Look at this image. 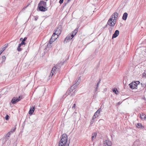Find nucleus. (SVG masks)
<instances>
[{
  "mask_svg": "<svg viewBox=\"0 0 146 146\" xmlns=\"http://www.w3.org/2000/svg\"><path fill=\"white\" fill-rule=\"evenodd\" d=\"M118 17V13L115 12L113 13L108 21V24L110 26L113 27L115 25Z\"/></svg>",
  "mask_w": 146,
  "mask_h": 146,
  "instance_id": "nucleus-1",
  "label": "nucleus"
},
{
  "mask_svg": "<svg viewBox=\"0 0 146 146\" xmlns=\"http://www.w3.org/2000/svg\"><path fill=\"white\" fill-rule=\"evenodd\" d=\"M61 140L59 144V146H68L67 143L68 136L66 134H63L61 137Z\"/></svg>",
  "mask_w": 146,
  "mask_h": 146,
  "instance_id": "nucleus-2",
  "label": "nucleus"
},
{
  "mask_svg": "<svg viewBox=\"0 0 146 146\" xmlns=\"http://www.w3.org/2000/svg\"><path fill=\"white\" fill-rule=\"evenodd\" d=\"M46 2L43 1H41L38 4V8L40 11L45 12L47 11L48 8L46 7Z\"/></svg>",
  "mask_w": 146,
  "mask_h": 146,
  "instance_id": "nucleus-3",
  "label": "nucleus"
},
{
  "mask_svg": "<svg viewBox=\"0 0 146 146\" xmlns=\"http://www.w3.org/2000/svg\"><path fill=\"white\" fill-rule=\"evenodd\" d=\"M78 31V29L76 28L72 32L71 34H69L66 36L64 41V42H67L68 40L72 39L76 35Z\"/></svg>",
  "mask_w": 146,
  "mask_h": 146,
  "instance_id": "nucleus-4",
  "label": "nucleus"
},
{
  "mask_svg": "<svg viewBox=\"0 0 146 146\" xmlns=\"http://www.w3.org/2000/svg\"><path fill=\"white\" fill-rule=\"evenodd\" d=\"M139 83L140 82L139 81H136L132 82L129 84V86L131 89H133L137 88V85L138 84H139Z\"/></svg>",
  "mask_w": 146,
  "mask_h": 146,
  "instance_id": "nucleus-5",
  "label": "nucleus"
},
{
  "mask_svg": "<svg viewBox=\"0 0 146 146\" xmlns=\"http://www.w3.org/2000/svg\"><path fill=\"white\" fill-rule=\"evenodd\" d=\"M21 96H19L18 98L17 97H14L11 100V102L12 104H16L17 102L19 101L22 98Z\"/></svg>",
  "mask_w": 146,
  "mask_h": 146,
  "instance_id": "nucleus-6",
  "label": "nucleus"
},
{
  "mask_svg": "<svg viewBox=\"0 0 146 146\" xmlns=\"http://www.w3.org/2000/svg\"><path fill=\"white\" fill-rule=\"evenodd\" d=\"M61 33V30L59 28H58L54 30V34H55V35L59 36Z\"/></svg>",
  "mask_w": 146,
  "mask_h": 146,
  "instance_id": "nucleus-7",
  "label": "nucleus"
},
{
  "mask_svg": "<svg viewBox=\"0 0 146 146\" xmlns=\"http://www.w3.org/2000/svg\"><path fill=\"white\" fill-rule=\"evenodd\" d=\"M100 109L98 110L94 113L92 117L93 119H95L99 116L100 113Z\"/></svg>",
  "mask_w": 146,
  "mask_h": 146,
  "instance_id": "nucleus-8",
  "label": "nucleus"
},
{
  "mask_svg": "<svg viewBox=\"0 0 146 146\" xmlns=\"http://www.w3.org/2000/svg\"><path fill=\"white\" fill-rule=\"evenodd\" d=\"M140 117L141 119L143 121H144L146 119V115L144 113H140Z\"/></svg>",
  "mask_w": 146,
  "mask_h": 146,
  "instance_id": "nucleus-9",
  "label": "nucleus"
},
{
  "mask_svg": "<svg viewBox=\"0 0 146 146\" xmlns=\"http://www.w3.org/2000/svg\"><path fill=\"white\" fill-rule=\"evenodd\" d=\"M56 69V67L54 66L53 67L50 73V76L52 77L53 76L54 74V73Z\"/></svg>",
  "mask_w": 146,
  "mask_h": 146,
  "instance_id": "nucleus-10",
  "label": "nucleus"
},
{
  "mask_svg": "<svg viewBox=\"0 0 146 146\" xmlns=\"http://www.w3.org/2000/svg\"><path fill=\"white\" fill-rule=\"evenodd\" d=\"M119 32L118 30H116L115 32L114 33L113 35L112 38L116 37L119 35Z\"/></svg>",
  "mask_w": 146,
  "mask_h": 146,
  "instance_id": "nucleus-11",
  "label": "nucleus"
},
{
  "mask_svg": "<svg viewBox=\"0 0 146 146\" xmlns=\"http://www.w3.org/2000/svg\"><path fill=\"white\" fill-rule=\"evenodd\" d=\"M136 127L139 129H143L144 128V127L143 126L141 123H137L136 125Z\"/></svg>",
  "mask_w": 146,
  "mask_h": 146,
  "instance_id": "nucleus-12",
  "label": "nucleus"
},
{
  "mask_svg": "<svg viewBox=\"0 0 146 146\" xmlns=\"http://www.w3.org/2000/svg\"><path fill=\"white\" fill-rule=\"evenodd\" d=\"M35 110V108L32 107L30 109L29 111V113L30 115H32Z\"/></svg>",
  "mask_w": 146,
  "mask_h": 146,
  "instance_id": "nucleus-13",
  "label": "nucleus"
},
{
  "mask_svg": "<svg viewBox=\"0 0 146 146\" xmlns=\"http://www.w3.org/2000/svg\"><path fill=\"white\" fill-rule=\"evenodd\" d=\"M58 37V36L53 33L52 36V39H53L54 40H55Z\"/></svg>",
  "mask_w": 146,
  "mask_h": 146,
  "instance_id": "nucleus-14",
  "label": "nucleus"
},
{
  "mask_svg": "<svg viewBox=\"0 0 146 146\" xmlns=\"http://www.w3.org/2000/svg\"><path fill=\"white\" fill-rule=\"evenodd\" d=\"M128 14L127 13H125L122 17V19L123 20H126L127 18Z\"/></svg>",
  "mask_w": 146,
  "mask_h": 146,
  "instance_id": "nucleus-15",
  "label": "nucleus"
},
{
  "mask_svg": "<svg viewBox=\"0 0 146 146\" xmlns=\"http://www.w3.org/2000/svg\"><path fill=\"white\" fill-rule=\"evenodd\" d=\"M106 143L108 146H111V143L110 141H106Z\"/></svg>",
  "mask_w": 146,
  "mask_h": 146,
  "instance_id": "nucleus-16",
  "label": "nucleus"
},
{
  "mask_svg": "<svg viewBox=\"0 0 146 146\" xmlns=\"http://www.w3.org/2000/svg\"><path fill=\"white\" fill-rule=\"evenodd\" d=\"M96 133H93L92 134V139H94L96 136Z\"/></svg>",
  "mask_w": 146,
  "mask_h": 146,
  "instance_id": "nucleus-17",
  "label": "nucleus"
},
{
  "mask_svg": "<svg viewBox=\"0 0 146 146\" xmlns=\"http://www.w3.org/2000/svg\"><path fill=\"white\" fill-rule=\"evenodd\" d=\"M5 45L6 46L4 48V49L3 48V50L1 51V53H0V55L4 51V50L5 49V48L7 47V46H8V44H6Z\"/></svg>",
  "mask_w": 146,
  "mask_h": 146,
  "instance_id": "nucleus-18",
  "label": "nucleus"
},
{
  "mask_svg": "<svg viewBox=\"0 0 146 146\" xmlns=\"http://www.w3.org/2000/svg\"><path fill=\"white\" fill-rule=\"evenodd\" d=\"M21 46V45L19 44V45L18 46L17 48V50L19 51H20L21 50V49L20 48Z\"/></svg>",
  "mask_w": 146,
  "mask_h": 146,
  "instance_id": "nucleus-19",
  "label": "nucleus"
},
{
  "mask_svg": "<svg viewBox=\"0 0 146 146\" xmlns=\"http://www.w3.org/2000/svg\"><path fill=\"white\" fill-rule=\"evenodd\" d=\"M54 41H55V40H54L53 39H52V37H51V39H50V42H49L50 44H49V47H50V44H52V42H54Z\"/></svg>",
  "mask_w": 146,
  "mask_h": 146,
  "instance_id": "nucleus-20",
  "label": "nucleus"
},
{
  "mask_svg": "<svg viewBox=\"0 0 146 146\" xmlns=\"http://www.w3.org/2000/svg\"><path fill=\"white\" fill-rule=\"evenodd\" d=\"M141 84L142 87L145 88L146 87V83H141Z\"/></svg>",
  "mask_w": 146,
  "mask_h": 146,
  "instance_id": "nucleus-21",
  "label": "nucleus"
},
{
  "mask_svg": "<svg viewBox=\"0 0 146 146\" xmlns=\"http://www.w3.org/2000/svg\"><path fill=\"white\" fill-rule=\"evenodd\" d=\"M113 92L115 93L116 94H117L116 93V91H117V89L116 88H114L113 89Z\"/></svg>",
  "mask_w": 146,
  "mask_h": 146,
  "instance_id": "nucleus-22",
  "label": "nucleus"
},
{
  "mask_svg": "<svg viewBox=\"0 0 146 146\" xmlns=\"http://www.w3.org/2000/svg\"><path fill=\"white\" fill-rule=\"evenodd\" d=\"M25 41H24V40H23L22 41V42L21 43H20L19 44L21 45L24 44L25 45Z\"/></svg>",
  "mask_w": 146,
  "mask_h": 146,
  "instance_id": "nucleus-23",
  "label": "nucleus"
},
{
  "mask_svg": "<svg viewBox=\"0 0 146 146\" xmlns=\"http://www.w3.org/2000/svg\"><path fill=\"white\" fill-rule=\"evenodd\" d=\"M9 117L8 115H6L5 118V119L7 120H8L9 119Z\"/></svg>",
  "mask_w": 146,
  "mask_h": 146,
  "instance_id": "nucleus-24",
  "label": "nucleus"
},
{
  "mask_svg": "<svg viewBox=\"0 0 146 146\" xmlns=\"http://www.w3.org/2000/svg\"><path fill=\"white\" fill-rule=\"evenodd\" d=\"M76 104H74L73 105V106L72 107V108L73 109H75L76 108Z\"/></svg>",
  "mask_w": 146,
  "mask_h": 146,
  "instance_id": "nucleus-25",
  "label": "nucleus"
},
{
  "mask_svg": "<svg viewBox=\"0 0 146 146\" xmlns=\"http://www.w3.org/2000/svg\"><path fill=\"white\" fill-rule=\"evenodd\" d=\"M64 0H60L59 3L60 4H62L63 3Z\"/></svg>",
  "mask_w": 146,
  "mask_h": 146,
  "instance_id": "nucleus-26",
  "label": "nucleus"
},
{
  "mask_svg": "<svg viewBox=\"0 0 146 146\" xmlns=\"http://www.w3.org/2000/svg\"><path fill=\"white\" fill-rule=\"evenodd\" d=\"M143 76H144L146 77V72H145L143 74Z\"/></svg>",
  "mask_w": 146,
  "mask_h": 146,
  "instance_id": "nucleus-27",
  "label": "nucleus"
},
{
  "mask_svg": "<svg viewBox=\"0 0 146 146\" xmlns=\"http://www.w3.org/2000/svg\"><path fill=\"white\" fill-rule=\"evenodd\" d=\"M27 39V38L26 37H25L23 39V40H24V41H25Z\"/></svg>",
  "mask_w": 146,
  "mask_h": 146,
  "instance_id": "nucleus-28",
  "label": "nucleus"
},
{
  "mask_svg": "<svg viewBox=\"0 0 146 146\" xmlns=\"http://www.w3.org/2000/svg\"><path fill=\"white\" fill-rule=\"evenodd\" d=\"M2 59H5V56H3L2 57Z\"/></svg>",
  "mask_w": 146,
  "mask_h": 146,
  "instance_id": "nucleus-29",
  "label": "nucleus"
},
{
  "mask_svg": "<svg viewBox=\"0 0 146 146\" xmlns=\"http://www.w3.org/2000/svg\"><path fill=\"white\" fill-rule=\"evenodd\" d=\"M48 45H49V43H48V45H47V48H48Z\"/></svg>",
  "mask_w": 146,
  "mask_h": 146,
  "instance_id": "nucleus-30",
  "label": "nucleus"
},
{
  "mask_svg": "<svg viewBox=\"0 0 146 146\" xmlns=\"http://www.w3.org/2000/svg\"><path fill=\"white\" fill-rule=\"evenodd\" d=\"M22 38H21L20 39V40H21V39Z\"/></svg>",
  "mask_w": 146,
  "mask_h": 146,
  "instance_id": "nucleus-31",
  "label": "nucleus"
},
{
  "mask_svg": "<svg viewBox=\"0 0 146 146\" xmlns=\"http://www.w3.org/2000/svg\"><path fill=\"white\" fill-rule=\"evenodd\" d=\"M9 134V135H10V133H9L7 134Z\"/></svg>",
  "mask_w": 146,
  "mask_h": 146,
  "instance_id": "nucleus-32",
  "label": "nucleus"
},
{
  "mask_svg": "<svg viewBox=\"0 0 146 146\" xmlns=\"http://www.w3.org/2000/svg\"><path fill=\"white\" fill-rule=\"evenodd\" d=\"M145 50L146 51V48H145Z\"/></svg>",
  "mask_w": 146,
  "mask_h": 146,
  "instance_id": "nucleus-33",
  "label": "nucleus"
}]
</instances>
